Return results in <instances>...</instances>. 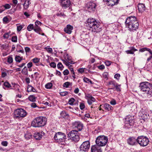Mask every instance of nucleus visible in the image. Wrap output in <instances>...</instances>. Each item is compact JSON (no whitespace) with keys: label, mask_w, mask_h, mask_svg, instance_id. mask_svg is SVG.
<instances>
[{"label":"nucleus","mask_w":152,"mask_h":152,"mask_svg":"<svg viewBox=\"0 0 152 152\" xmlns=\"http://www.w3.org/2000/svg\"><path fill=\"white\" fill-rule=\"evenodd\" d=\"M68 93V92L67 91H64L60 92V94L61 96H64L67 95Z\"/></svg>","instance_id":"nucleus-48"},{"label":"nucleus","mask_w":152,"mask_h":152,"mask_svg":"<svg viewBox=\"0 0 152 152\" xmlns=\"http://www.w3.org/2000/svg\"><path fill=\"white\" fill-rule=\"evenodd\" d=\"M108 138L104 135H100L96 139L95 142L96 145L99 147L105 146L108 142Z\"/></svg>","instance_id":"nucleus-5"},{"label":"nucleus","mask_w":152,"mask_h":152,"mask_svg":"<svg viewBox=\"0 0 152 152\" xmlns=\"http://www.w3.org/2000/svg\"><path fill=\"white\" fill-rule=\"evenodd\" d=\"M117 84L115 81H113L110 82L108 84L113 85L115 87L116 85H117Z\"/></svg>","instance_id":"nucleus-44"},{"label":"nucleus","mask_w":152,"mask_h":152,"mask_svg":"<svg viewBox=\"0 0 152 152\" xmlns=\"http://www.w3.org/2000/svg\"><path fill=\"white\" fill-rule=\"evenodd\" d=\"M121 85H119L118 84H117V85H116L115 86L116 90L117 91H121Z\"/></svg>","instance_id":"nucleus-37"},{"label":"nucleus","mask_w":152,"mask_h":152,"mask_svg":"<svg viewBox=\"0 0 152 152\" xmlns=\"http://www.w3.org/2000/svg\"><path fill=\"white\" fill-rule=\"evenodd\" d=\"M99 22L94 18H88L86 21V25L91 29L90 30L94 32H98L101 30L100 27Z\"/></svg>","instance_id":"nucleus-2"},{"label":"nucleus","mask_w":152,"mask_h":152,"mask_svg":"<svg viewBox=\"0 0 152 152\" xmlns=\"http://www.w3.org/2000/svg\"><path fill=\"white\" fill-rule=\"evenodd\" d=\"M130 48V50L126 51V52L127 54H133L134 52L137 50L135 49L133 47H131Z\"/></svg>","instance_id":"nucleus-23"},{"label":"nucleus","mask_w":152,"mask_h":152,"mask_svg":"<svg viewBox=\"0 0 152 152\" xmlns=\"http://www.w3.org/2000/svg\"><path fill=\"white\" fill-rule=\"evenodd\" d=\"M104 109L107 111H110L113 110V107L109 104H105L104 105Z\"/></svg>","instance_id":"nucleus-21"},{"label":"nucleus","mask_w":152,"mask_h":152,"mask_svg":"<svg viewBox=\"0 0 152 152\" xmlns=\"http://www.w3.org/2000/svg\"><path fill=\"white\" fill-rule=\"evenodd\" d=\"M69 73V71L68 69H66L63 72V74L64 75H67Z\"/></svg>","instance_id":"nucleus-57"},{"label":"nucleus","mask_w":152,"mask_h":152,"mask_svg":"<svg viewBox=\"0 0 152 152\" xmlns=\"http://www.w3.org/2000/svg\"><path fill=\"white\" fill-rule=\"evenodd\" d=\"M125 23L126 27L130 31H134L137 29L139 24L135 16H131L127 18Z\"/></svg>","instance_id":"nucleus-1"},{"label":"nucleus","mask_w":152,"mask_h":152,"mask_svg":"<svg viewBox=\"0 0 152 152\" xmlns=\"http://www.w3.org/2000/svg\"><path fill=\"white\" fill-rule=\"evenodd\" d=\"M33 29L35 31L38 33L40 31L41 28L38 26H35Z\"/></svg>","instance_id":"nucleus-33"},{"label":"nucleus","mask_w":152,"mask_h":152,"mask_svg":"<svg viewBox=\"0 0 152 152\" xmlns=\"http://www.w3.org/2000/svg\"><path fill=\"white\" fill-rule=\"evenodd\" d=\"M125 119L126 123L129 124L130 126H133L134 125V116L131 115L127 116L126 117Z\"/></svg>","instance_id":"nucleus-12"},{"label":"nucleus","mask_w":152,"mask_h":152,"mask_svg":"<svg viewBox=\"0 0 152 152\" xmlns=\"http://www.w3.org/2000/svg\"><path fill=\"white\" fill-rule=\"evenodd\" d=\"M90 147V142L88 141L84 142L80 147V151L85 152L87 151Z\"/></svg>","instance_id":"nucleus-9"},{"label":"nucleus","mask_w":152,"mask_h":152,"mask_svg":"<svg viewBox=\"0 0 152 152\" xmlns=\"http://www.w3.org/2000/svg\"><path fill=\"white\" fill-rule=\"evenodd\" d=\"M57 67L58 69H62L64 68V66L61 62H59L57 65Z\"/></svg>","instance_id":"nucleus-41"},{"label":"nucleus","mask_w":152,"mask_h":152,"mask_svg":"<svg viewBox=\"0 0 152 152\" xmlns=\"http://www.w3.org/2000/svg\"><path fill=\"white\" fill-rule=\"evenodd\" d=\"M52 86V84L51 83H47L45 86V88L47 89H50Z\"/></svg>","instance_id":"nucleus-36"},{"label":"nucleus","mask_w":152,"mask_h":152,"mask_svg":"<svg viewBox=\"0 0 152 152\" xmlns=\"http://www.w3.org/2000/svg\"><path fill=\"white\" fill-rule=\"evenodd\" d=\"M50 66L52 67L55 68L56 66V64L54 62H52L50 64Z\"/></svg>","instance_id":"nucleus-53"},{"label":"nucleus","mask_w":152,"mask_h":152,"mask_svg":"<svg viewBox=\"0 0 152 152\" xmlns=\"http://www.w3.org/2000/svg\"><path fill=\"white\" fill-rule=\"evenodd\" d=\"M7 75V73L5 71L3 72L1 74V77H6Z\"/></svg>","instance_id":"nucleus-64"},{"label":"nucleus","mask_w":152,"mask_h":152,"mask_svg":"<svg viewBox=\"0 0 152 152\" xmlns=\"http://www.w3.org/2000/svg\"><path fill=\"white\" fill-rule=\"evenodd\" d=\"M105 64L107 66H108L111 64V62L109 61H106L105 62Z\"/></svg>","instance_id":"nucleus-59"},{"label":"nucleus","mask_w":152,"mask_h":152,"mask_svg":"<svg viewBox=\"0 0 152 152\" xmlns=\"http://www.w3.org/2000/svg\"><path fill=\"white\" fill-rule=\"evenodd\" d=\"M33 62L34 63H38L39 61V59L36 58L32 59Z\"/></svg>","instance_id":"nucleus-46"},{"label":"nucleus","mask_w":152,"mask_h":152,"mask_svg":"<svg viewBox=\"0 0 152 152\" xmlns=\"http://www.w3.org/2000/svg\"><path fill=\"white\" fill-rule=\"evenodd\" d=\"M120 77V75L119 74H117L115 75H114V77L115 78H116L117 80H118L119 79V78Z\"/></svg>","instance_id":"nucleus-56"},{"label":"nucleus","mask_w":152,"mask_h":152,"mask_svg":"<svg viewBox=\"0 0 152 152\" xmlns=\"http://www.w3.org/2000/svg\"><path fill=\"white\" fill-rule=\"evenodd\" d=\"M25 137L27 139H29L31 138L32 135L30 133H28L25 135Z\"/></svg>","instance_id":"nucleus-39"},{"label":"nucleus","mask_w":152,"mask_h":152,"mask_svg":"<svg viewBox=\"0 0 152 152\" xmlns=\"http://www.w3.org/2000/svg\"><path fill=\"white\" fill-rule=\"evenodd\" d=\"M42 134H44L42 132H41L36 133L34 134V137L36 140H40L42 137Z\"/></svg>","instance_id":"nucleus-19"},{"label":"nucleus","mask_w":152,"mask_h":152,"mask_svg":"<svg viewBox=\"0 0 152 152\" xmlns=\"http://www.w3.org/2000/svg\"><path fill=\"white\" fill-rule=\"evenodd\" d=\"M14 113V117L16 118L24 117L26 116L27 114L25 110L22 108L16 110Z\"/></svg>","instance_id":"nucleus-8"},{"label":"nucleus","mask_w":152,"mask_h":152,"mask_svg":"<svg viewBox=\"0 0 152 152\" xmlns=\"http://www.w3.org/2000/svg\"><path fill=\"white\" fill-rule=\"evenodd\" d=\"M85 69H86L85 68H79V69H78L77 70V71L78 72L82 74L84 72Z\"/></svg>","instance_id":"nucleus-43"},{"label":"nucleus","mask_w":152,"mask_h":152,"mask_svg":"<svg viewBox=\"0 0 152 152\" xmlns=\"http://www.w3.org/2000/svg\"><path fill=\"white\" fill-rule=\"evenodd\" d=\"M13 58L12 56H10L8 57L7 62L10 64L12 63L13 61Z\"/></svg>","instance_id":"nucleus-42"},{"label":"nucleus","mask_w":152,"mask_h":152,"mask_svg":"<svg viewBox=\"0 0 152 152\" xmlns=\"http://www.w3.org/2000/svg\"><path fill=\"white\" fill-rule=\"evenodd\" d=\"M27 91L28 92L31 91L33 92H36V89L33 87L29 85H28Z\"/></svg>","instance_id":"nucleus-26"},{"label":"nucleus","mask_w":152,"mask_h":152,"mask_svg":"<svg viewBox=\"0 0 152 152\" xmlns=\"http://www.w3.org/2000/svg\"><path fill=\"white\" fill-rule=\"evenodd\" d=\"M148 52V54L149 55V57L147 59V61H149L152 58V51L150 48H143V52Z\"/></svg>","instance_id":"nucleus-14"},{"label":"nucleus","mask_w":152,"mask_h":152,"mask_svg":"<svg viewBox=\"0 0 152 152\" xmlns=\"http://www.w3.org/2000/svg\"><path fill=\"white\" fill-rule=\"evenodd\" d=\"M108 75V74L107 72H105L103 74V76L104 78H107Z\"/></svg>","instance_id":"nucleus-55"},{"label":"nucleus","mask_w":152,"mask_h":152,"mask_svg":"<svg viewBox=\"0 0 152 152\" xmlns=\"http://www.w3.org/2000/svg\"><path fill=\"white\" fill-rule=\"evenodd\" d=\"M3 6L6 9H9L11 7L10 5L8 4H5Z\"/></svg>","instance_id":"nucleus-45"},{"label":"nucleus","mask_w":152,"mask_h":152,"mask_svg":"<svg viewBox=\"0 0 152 152\" xmlns=\"http://www.w3.org/2000/svg\"><path fill=\"white\" fill-rule=\"evenodd\" d=\"M22 58L19 56H16L15 57V60L16 62L19 63L22 60Z\"/></svg>","instance_id":"nucleus-31"},{"label":"nucleus","mask_w":152,"mask_h":152,"mask_svg":"<svg viewBox=\"0 0 152 152\" xmlns=\"http://www.w3.org/2000/svg\"><path fill=\"white\" fill-rule=\"evenodd\" d=\"M48 47H49V46H47L46 47H45L44 48V49H45L46 50L48 53H52L53 51L52 48H48Z\"/></svg>","instance_id":"nucleus-40"},{"label":"nucleus","mask_w":152,"mask_h":152,"mask_svg":"<svg viewBox=\"0 0 152 152\" xmlns=\"http://www.w3.org/2000/svg\"><path fill=\"white\" fill-rule=\"evenodd\" d=\"M10 34L9 33H5L3 35V37L5 39H7L9 38Z\"/></svg>","instance_id":"nucleus-52"},{"label":"nucleus","mask_w":152,"mask_h":152,"mask_svg":"<svg viewBox=\"0 0 152 152\" xmlns=\"http://www.w3.org/2000/svg\"><path fill=\"white\" fill-rule=\"evenodd\" d=\"M23 28V27L21 25H19L17 26V30L18 31H20L21 29Z\"/></svg>","instance_id":"nucleus-60"},{"label":"nucleus","mask_w":152,"mask_h":152,"mask_svg":"<svg viewBox=\"0 0 152 152\" xmlns=\"http://www.w3.org/2000/svg\"><path fill=\"white\" fill-rule=\"evenodd\" d=\"M1 144L4 146H6L7 145L8 142L7 141H3L1 143Z\"/></svg>","instance_id":"nucleus-54"},{"label":"nucleus","mask_w":152,"mask_h":152,"mask_svg":"<svg viewBox=\"0 0 152 152\" xmlns=\"http://www.w3.org/2000/svg\"><path fill=\"white\" fill-rule=\"evenodd\" d=\"M137 8L139 12L142 13V4L139 3L138 4Z\"/></svg>","instance_id":"nucleus-27"},{"label":"nucleus","mask_w":152,"mask_h":152,"mask_svg":"<svg viewBox=\"0 0 152 152\" xmlns=\"http://www.w3.org/2000/svg\"><path fill=\"white\" fill-rule=\"evenodd\" d=\"M136 139L134 137H131L129 138L128 140V143L131 145H134L136 143Z\"/></svg>","instance_id":"nucleus-18"},{"label":"nucleus","mask_w":152,"mask_h":152,"mask_svg":"<svg viewBox=\"0 0 152 152\" xmlns=\"http://www.w3.org/2000/svg\"><path fill=\"white\" fill-rule=\"evenodd\" d=\"M70 84L69 82H67L63 84V86L66 88H68Z\"/></svg>","instance_id":"nucleus-47"},{"label":"nucleus","mask_w":152,"mask_h":152,"mask_svg":"<svg viewBox=\"0 0 152 152\" xmlns=\"http://www.w3.org/2000/svg\"><path fill=\"white\" fill-rule=\"evenodd\" d=\"M68 137L71 140L75 142H77L79 140L80 137L78 134V132L75 130H73L69 132L67 134Z\"/></svg>","instance_id":"nucleus-6"},{"label":"nucleus","mask_w":152,"mask_h":152,"mask_svg":"<svg viewBox=\"0 0 152 152\" xmlns=\"http://www.w3.org/2000/svg\"><path fill=\"white\" fill-rule=\"evenodd\" d=\"M91 152H102L101 147L96 145L91 146Z\"/></svg>","instance_id":"nucleus-15"},{"label":"nucleus","mask_w":152,"mask_h":152,"mask_svg":"<svg viewBox=\"0 0 152 152\" xmlns=\"http://www.w3.org/2000/svg\"><path fill=\"white\" fill-rule=\"evenodd\" d=\"M47 119L44 117L39 116L34 119L32 121L31 126L34 127L44 126L46 124Z\"/></svg>","instance_id":"nucleus-3"},{"label":"nucleus","mask_w":152,"mask_h":152,"mask_svg":"<svg viewBox=\"0 0 152 152\" xmlns=\"http://www.w3.org/2000/svg\"><path fill=\"white\" fill-rule=\"evenodd\" d=\"M72 126L74 129H77L78 131H80L83 129V125L80 121H76L73 122L72 124Z\"/></svg>","instance_id":"nucleus-11"},{"label":"nucleus","mask_w":152,"mask_h":152,"mask_svg":"<svg viewBox=\"0 0 152 152\" xmlns=\"http://www.w3.org/2000/svg\"><path fill=\"white\" fill-rule=\"evenodd\" d=\"M32 66V63L31 62H29L27 64V66L28 68H30Z\"/></svg>","instance_id":"nucleus-61"},{"label":"nucleus","mask_w":152,"mask_h":152,"mask_svg":"<svg viewBox=\"0 0 152 152\" xmlns=\"http://www.w3.org/2000/svg\"><path fill=\"white\" fill-rule=\"evenodd\" d=\"M22 73L23 75H28V69H27L26 68V66L24 67V68L22 70Z\"/></svg>","instance_id":"nucleus-29"},{"label":"nucleus","mask_w":152,"mask_h":152,"mask_svg":"<svg viewBox=\"0 0 152 152\" xmlns=\"http://www.w3.org/2000/svg\"><path fill=\"white\" fill-rule=\"evenodd\" d=\"M86 97L88 99H89V100H91L93 102L95 101L96 100L95 99L90 95H88V96H86Z\"/></svg>","instance_id":"nucleus-32"},{"label":"nucleus","mask_w":152,"mask_h":152,"mask_svg":"<svg viewBox=\"0 0 152 152\" xmlns=\"http://www.w3.org/2000/svg\"><path fill=\"white\" fill-rule=\"evenodd\" d=\"M142 136H139L136 139L137 142L141 146L142 145Z\"/></svg>","instance_id":"nucleus-25"},{"label":"nucleus","mask_w":152,"mask_h":152,"mask_svg":"<svg viewBox=\"0 0 152 152\" xmlns=\"http://www.w3.org/2000/svg\"><path fill=\"white\" fill-rule=\"evenodd\" d=\"M3 20L4 22H5L7 23L9 22V20L8 18L7 17H5L3 18Z\"/></svg>","instance_id":"nucleus-50"},{"label":"nucleus","mask_w":152,"mask_h":152,"mask_svg":"<svg viewBox=\"0 0 152 152\" xmlns=\"http://www.w3.org/2000/svg\"><path fill=\"white\" fill-rule=\"evenodd\" d=\"M25 50L26 53L29 52L30 51V49L28 47H26L25 48Z\"/></svg>","instance_id":"nucleus-62"},{"label":"nucleus","mask_w":152,"mask_h":152,"mask_svg":"<svg viewBox=\"0 0 152 152\" xmlns=\"http://www.w3.org/2000/svg\"><path fill=\"white\" fill-rule=\"evenodd\" d=\"M4 86L7 88H11L12 86L11 85L7 82H5L4 83Z\"/></svg>","instance_id":"nucleus-35"},{"label":"nucleus","mask_w":152,"mask_h":152,"mask_svg":"<svg viewBox=\"0 0 152 152\" xmlns=\"http://www.w3.org/2000/svg\"><path fill=\"white\" fill-rule=\"evenodd\" d=\"M148 139L146 137L143 136V147L146 146L149 143Z\"/></svg>","instance_id":"nucleus-22"},{"label":"nucleus","mask_w":152,"mask_h":152,"mask_svg":"<svg viewBox=\"0 0 152 152\" xmlns=\"http://www.w3.org/2000/svg\"><path fill=\"white\" fill-rule=\"evenodd\" d=\"M143 98H149L152 95V88L148 82H143Z\"/></svg>","instance_id":"nucleus-4"},{"label":"nucleus","mask_w":152,"mask_h":152,"mask_svg":"<svg viewBox=\"0 0 152 152\" xmlns=\"http://www.w3.org/2000/svg\"><path fill=\"white\" fill-rule=\"evenodd\" d=\"M64 58L66 60L67 62L68 63V64H74V62L71 60L68 54H67L66 56H65Z\"/></svg>","instance_id":"nucleus-20"},{"label":"nucleus","mask_w":152,"mask_h":152,"mask_svg":"<svg viewBox=\"0 0 152 152\" xmlns=\"http://www.w3.org/2000/svg\"><path fill=\"white\" fill-rule=\"evenodd\" d=\"M83 80L84 82L85 83H90L91 84H93L94 83L91 80L89 79L86 77H84L83 79Z\"/></svg>","instance_id":"nucleus-28"},{"label":"nucleus","mask_w":152,"mask_h":152,"mask_svg":"<svg viewBox=\"0 0 152 152\" xmlns=\"http://www.w3.org/2000/svg\"><path fill=\"white\" fill-rule=\"evenodd\" d=\"M60 1L61 5L64 7H68L70 4V0H60Z\"/></svg>","instance_id":"nucleus-16"},{"label":"nucleus","mask_w":152,"mask_h":152,"mask_svg":"<svg viewBox=\"0 0 152 152\" xmlns=\"http://www.w3.org/2000/svg\"><path fill=\"white\" fill-rule=\"evenodd\" d=\"M80 107L81 110H83L85 107L84 104L83 103H80Z\"/></svg>","instance_id":"nucleus-49"},{"label":"nucleus","mask_w":152,"mask_h":152,"mask_svg":"<svg viewBox=\"0 0 152 152\" xmlns=\"http://www.w3.org/2000/svg\"><path fill=\"white\" fill-rule=\"evenodd\" d=\"M34 27L33 24H30L28 26L27 29L28 31H30L34 29Z\"/></svg>","instance_id":"nucleus-34"},{"label":"nucleus","mask_w":152,"mask_h":152,"mask_svg":"<svg viewBox=\"0 0 152 152\" xmlns=\"http://www.w3.org/2000/svg\"><path fill=\"white\" fill-rule=\"evenodd\" d=\"M41 23L38 21H36L35 22V26H38L39 25H41Z\"/></svg>","instance_id":"nucleus-63"},{"label":"nucleus","mask_w":152,"mask_h":152,"mask_svg":"<svg viewBox=\"0 0 152 152\" xmlns=\"http://www.w3.org/2000/svg\"><path fill=\"white\" fill-rule=\"evenodd\" d=\"M142 111H140L138 114V116H139V119L142 120Z\"/></svg>","instance_id":"nucleus-58"},{"label":"nucleus","mask_w":152,"mask_h":152,"mask_svg":"<svg viewBox=\"0 0 152 152\" xmlns=\"http://www.w3.org/2000/svg\"><path fill=\"white\" fill-rule=\"evenodd\" d=\"M17 38L16 36L13 37L12 39V42H17Z\"/></svg>","instance_id":"nucleus-51"},{"label":"nucleus","mask_w":152,"mask_h":152,"mask_svg":"<svg viewBox=\"0 0 152 152\" xmlns=\"http://www.w3.org/2000/svg\"><path fill=\"white\" fill-rule=\"evenodd\" d=\"M103 1L107 5L112 6L117 4L119 0H103Z\"/></svg>","instance_id":"nucleus-13"},{"label":"nucleus","mask_w":152,"mask_h":152,"mask_svg":"<svg viewBox=\"0 0 152 152\" xmlns=\"http://www.w3.org/2000/svg\"><path fill=\"white\" fill-rule=\"evenodd\" d=\"M54 138L56 142H59L65 141L66 136L64 133L59 132L55 134Z\"/></svg>","instance_id":"nucleus-7"},{"label":"nucleus","mask_w":152,"mask_h":152,"mask_svg":"<svg viewBox=\"0 0 152 152\" xmlns=\"http://www.w3.org/2000/svg\"><path fill=\"white\" fill-rule=\"evenodd\" d=\"M96 6L95 3L93 2H90L87 3L86 7L88 11L92 12L95 10Z\"/></svg>","instance_id":"nucleus-10"},{"label":"nucleus","mask_w":152,"mask_h":152,"mask_svg":"<svg viewBox=\"0 0 152 152\" xmlns=\"http://www.w3.org/2000/svg\"><path fill=\"white\" fill-rule=\"evenodd\" d=\"M30 4V0H26L23 4V8L25 9H27Z\"/></svg>","instance_id":"nucleus-24"},{"label":"nucleus","mask_w":152,"mask_h":152,"mask_svg":"<svg viewBox=\"0 0 152 152\" xmlns=\"http://www.w3.org/2000/svg\"><path fill=\"white\" fill-rule=\"evenodd\" d=\"M73 29V27L70 25H68L66 27L64 28V31L65 32L69 34H71L72 30Z\"/></svg>","instance_id":"nucleus-17"},{"label":"nucleus","mask_w":152,"mask_h":152,"mask_svg":"<svg viewBox=\"0 0 152 152\" xmlns=\"http://www.w3.org/2000/svg\"><path fill=\"white\" fill-rule=\"evenodd\" d=\"M75 101V99L72 98L69 99V103L71 105H73V104L74 102Z\"/></svg>","instance_id":"nucleus-38"},{"label":"nucleus","mask_w":152,"mask_h":152,"mask_svg":"<svg viewBox=\"0 0 152 152\" xmlns=\"http://www.w3.org/2000/svg\"><path fill=\"white\" fill-rule=\"evenodd\" d=\"M28 99L31 102H34L36 100V98L33 95H31L29 96Z\"/></svg>","instance_id":"nucleus-30"}]
</instances>
